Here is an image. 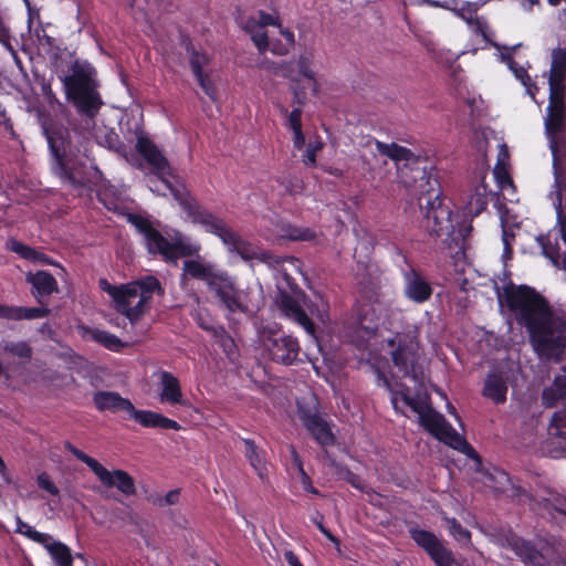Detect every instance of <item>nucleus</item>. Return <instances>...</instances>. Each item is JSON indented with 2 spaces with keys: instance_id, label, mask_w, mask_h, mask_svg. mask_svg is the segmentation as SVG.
<instances>
[{
  "instance_id": "5fc2aeb1",
  "label": "nucleus",
  "mask_w": 566,
  "mask_h": 566,
  "mask_svg": "<svg viewBox=\"0 0 566 566\" xmlns=\"http://www.w3.org/2000/svg\"><path fill=\"white\" fill-rule=\"evenodd\" d=\"M217 295L220 297V300L227 305L228 308L231 311L234 310V307L238 306L237 300L234 296L230 294V292L223 290V289H217Z\"/></svg>"
},
{
  "instance_id": "473e14b6",
  "label": "nucleus",
  "mask_w": 566,
  "mask_h": 566,
  "mask_svg": "<svg viewBox=\"0 0 566 566\" xmlns=\"http://www.w3.org/2000/svg\"><path fill=\"white\" fill-rule=\"evenodd\" d=\"M566 80V50L556 49L552 53V64L548 82H562Z\"/></svg>"
},
{
  "instance_id": "6e6552de",
  "label": "nucleus",
  "mask_w": 566,
  "mask_h": 566,
  "mask_svg": "<svg viewBox=\"0 0 566 566\" xmlns=\"http://www.w3.org/2000/svg\"><path fill=\"white\" fill-rule=\"evenodd\" d=\"M93 402L99 411H125L136 422L146 428H159L179 430L180 424L161 413L149 410H137L129 399L123 398L115 391H97L93 396Z\"/></svg>"
},
{
  "instance_id": "9d476101",
  "label": "nucleus",
  "mask_w": 566,
  "mask_h": 566,
  "mask_svg": "<svg viewBox=\"0 0 566 566\" xmlns=\"http://www.w3.org/2000/svg\"><path fill=\"white\" fill-rule=\"evenodd\" d=\"M127 219L144 237L150 254H160L167 261H176L180 256H188L193 253V249L189 244L168 241L148 219L133 213L128 214Z\"/></svg>"
},
{
  "instance_id": "f257e3e1",
  "label": "nucleus",
  "mask_w": 566,
  "mask_h": 566,
  "mask_svg": "<svg viewBox=\"0 0 566 566\" xmlns=\"http://www.w3.org/2000/svg\"><path fill=\"white\" fill-rule=\"evenodd\" d=\"M504 300L517 325L525 328L534 353L541 359L562 363L566 355V318L525 284L505 286Z\"/></svg>"
},
{
  "instance_id": "de8ad7c7",
  "label": "nucleus",
  "mask_w": 566,
  "mask_h": 566,
  "mask_svg": "<svg viewBox=\"0 0 566 566\" xmlns=\"http://www.w3.org/2000/svg\"><path fill=\"white\" fill-rule=\"evenodd\" d=\"M324 516L316 512L314 516L311 517V521L317 526L319 532L332 543L339 546V539L323 524Z\"/></svg>"
},
{
  "instance_id": "aec40b11",
  "label": "nucleus",
  "mask_w": 566,
  "mask_h": 566,
  "mask_svg": "<svg viewBox=\"0 0 566 566\" xmlns=\"http://www.w3.org/2000/svg\"><path fill=\"white\" fill-rule=\"evenodd\" d=\"M25 535L34 542L44 545L57 566H72L71 551L65 544L54 541L51 535L40 533L31 526H28Z\"/></svg>"
},
{
  "instance_id": "6ab92c4d",
  "label": "nucleus",
  "mask_w": 566,
  "mask_h": 566,
  "mask_svg": "<svg viewBox=\"0 0 566 566\" xmlns=\"http://www.w3.org/2000/svg\"><path fill=\"white\" fill-rule=\"evenodd\" d=\"M530 507L539 516L555 521L558 515L566 517V496L557 492H548L547 496H530Z\"/></svg>"
},
{
  "instance_id": "dca6fc26",
  "label": "nucleus",
  "mask_w": 566,
  "mask_h": 566,
  "mask_svg": "<svg viewBox=\"0 0 566 566\" xmlns=\"http://www.w3.org/2000/svg\"><path fill=\"white\" fill-rule=\"evenodd\" d=\"M275 303L284 317L297 323L306 331V333L311 335L315 333L314 322L300 305V302L295 296L281 290L275 298Z\"/></svg>"
},
{
  "instance_id": "4c0bfd02",
  "label": "nucleus",
  "mask_w": 566,
  "mask_h": 566,
  "mask_svg": "<svg viewBox=\"0 0 566 566\" xmlns=\"http://www.w3.org/2000/svg\"><path fill=\"white\" fill-rule=\"evenodd\" d=\"M91 336L94 340L111 350L119 352L126 346L117 336L105 331L92 329Z\"/></svg>"
},
{
  "instance_id": "c756f323",
  "label": "nucleus",
  "mask_w": 566,
  "mask_h": 566,
  "mask_svg": "<svg viewBox=\"0 0 566 566\" xmlns=\"http://www.w3.org/2000/svg\"><path fill=\"white\" fill-rule=\"evenodd\" d=\"M281 237L290 241H313L316 232L308 227H300L293 223H283L280 229Z\"/></svg>"
},
{
  "instance_id": "774afa93",
  "label": "nucleus",
  "mask_w": 566,
  "mask_h": 566,
  "mask_svg": "<svg viewBox=\"0 0 566 566\" xmlns=\"http://www.w3.org/2000/svg\"><path fill=\"white\" fill-rule=\"evenodd\" d=\"M18 524H19L18 531L25 534L29 525L23 523L20 518H18Z\"/></svg>"
},
{
  "instance_id": "864d4df0",
  "label": "nucleus",
  "mask_w": 566,
  "mask_h": 566,
  "mask_svg": "<svg viewBox=\"0 0 566 566\" xmlns=\"http://www.w3.org/2000/svg\"><path fill=\"white\" fill-rule=\"evenodd\" d=\"M179 500V490H172L168 492L164 497H159L154 501V504L163 507L167 505L176 504Z\"/></svg>"
},
{
  "instance_id": "58836bf2",
  "label": "nucleus",
  "mask_w": 566,
  "mask_h": 566,
  "mask_svg": "<svg viewBox=\"0 0 566 566\" xmlns=\"http://www.w3.org/2000/svg\"><path fill=\"white\" fill-rule=\"evenodd\" d=\"M329 464L335 469L336 473L353 488L363 490V481L358 474L354 473L346 465L336 462L334 459H331Z\"/></svg>"
},
{
  "instance_id": "a19ab883",
  "label": "nucleus",
  "mask_w": 566,
  "mask_h": 566,
  "mask_svg": "<svg viewBox=\"0 0 566 566\" xmlns=\"http://www.w3.org/2000/svg\"><path fill=\"white\" fill-rule=\"evenodd\" d=\"M509 66L513 71L515 77L521 81V83L526 87V91L530 95L534 96L533 87L535 91H537V87L532 82L531 76L528 75L527 71L522 66L518 65L513 59H509Z\"/></svg>"
},
{
  "instance_id": "49530a36",
  "label": "nucleus",
  "mask_w": 566,
  "mask_h": 566,
  "mask_svg": "<svg viewBox=\"0 0 566 566\" xmlns=\"http://www.w3.org/2000/svg\"><path fill=\"white\" fill-rule=\"evenodd\" d=\"M322 142H316L315 144H310L303 155V163L307 167L316 166V155L322 149Z\"/></svg>"
},
{
  "instance_id": "13d9d810",
  "label": "nucleus",
  "mask_w": 566,
  "mask_h": 566,
  "mask_svg": "<svg viewBox=\"0 0 566 566\" xmlns=\"http://www.w3.org/2000/svg\"><path fill=\"white\" fill-rule=\"evenodd\" d=\"M14 306H7L0 304V317L7 319H14Z\"/></svg>"
},
{
  "instance_id": "4be33fe9",
  "label": "nucleus",
  "mask_w": 566,
  "mask_h": 566,
  "mask_svg": "<svg viewBox=\"0 0 566 566\" xmlns=\"http://www.w3.org/2000/svg\"><path fill=\"white\" fill-rule=\"evenodd\" d=\"M506 546L512 549L525 565L543 566L544 556L532 542L516 535H511L506 538Z\"/></svg>"
},
{
  "instance_id": "8fccbe9b",
  "label": "nucleus",
  "mask_w": 566,
  "mask_h": 566,
  "mask_svg": "<svg viewBox=\"0 0 566 566\" xmlns=\"http://www.w3.org/2000/svg\"><path fill=\"white\" fill-rule=\"evenodd\" d=\"M286 126L291 130L302 129V108L295 107L287 116Z\"/></svg>"
},
{
  "instance_id": "338daca9",
  "label": "nucleus",
  "mask_w": 566,
  "mask_h": 566,
  "mask_svg": "<svg viewBox=\"0 0 566 566\" xmlns=\"http://www.w3.org/2000/svg\"><path fill=\"white\" fill-rule=\"evenodd\" d=\"M303 486L310 493H313V494H316V495L319 493L318 490L312 485V481L311 480H310V483H305V484H303Z\"/></svg>"
},
{
  "instance_id": "603ef678",
  "label": "nucleus",
  "mask_w": 566,
  "mask_h": 566,
  "mask_svg": "<svg viewBox=\"0 0 566 566\" xmlns=\"http://www.w3.org/2000/svg\"><path fill=\"white\" fill-rule=\"evenodd\" d=\"M39 486L43 490L48 491L52 495L59 494V489L51 481L50 476L46 473H42L38 476Z\"/></svg>"
},
{
  "instance_id": "c85d7f7f",
  "label": "nucleus",
  "mask_w": 566,
  "mask_h": 566,
  "mask_svg": "<svg viewBox=\"0 0 566 566\" xmlns=\"http://www.w3.org/2000/svg\"><path fill=\"white\" fill-rule=\"evenodd\" d=\"M181 45L185 48L189 56V63L193 75L201 74L202 67L209 63L208 55L200 49H197L188 36L181 38Z\"/></svg>"
},
{
  "instance_id": "412c9836",
  "label": "nucleus",
  "mask_w": 566,
  "mask_h": 566,
  "mask_svg": "<svg viewBox=\"0 0 566 566\" xmlns=\"http://www.w3.org/2000/svg\"><path fill=\"white\" fill-rule=\"evenodd\" d=\"M136 149L153 167L156 175H159L161 178H164L165 175H171V168L167 158L149 138L139 136ZM163 180L165 181V179Z\"/></svg>"
},
{
  "instance_id": "79ce46f5",
  "label": "nucleus",
  "mask_w": 566,
  "mask_h": 566,
  "mask_svg": "<svg viewBox=\"0 0 566 566\" xmlns=\"http://www.w3.org/2000/svg\"><path fill=\"white\" fill-rule=\"evenodd\" d=\"M298 73L313 81V92L316 95L318 93V84L315 78V72L312 70V61L306 55H301L296 62Z\"/></svg>"
},
{
  "instance_id": "9b49d317",
  "label": "nucleus",
  "mask_w": 566,
  "mask_h": 566,
  "mask_svg": "<svg viewBox=\"0 0 566 566\" xmlns=\"http://www.w3.org/2000/svg\"><path fill=\"white\" fill-rule=\"evenodd\" d=\"M258 338L273 361L289 366L297 360L301 352L298 340L284 335L275 323L259 328Z\"/></svg>"
},
{
  "instance_id": "72a5a7b5",
  "label": "nucleus",
  "mask_w": 566,
  "mask_h": 566,
  "mask_svg": "<svg viewBox=\"0 0 566 566\" xmlns=\"http://www.w3.org/2000/svg\"><path fill=\"white\" fill-rule=\"evenodd\" d=\"M277 29L284 41L270 39L268 51H271L275 55H285L295 44L294 33L289 29H284L281 23Z\"/></svg>"
},
{
  "instance_id": "20e7f679",
  "label": "nucleus",
  "mask_w": 566,
  "mask_h": 566,
  "mask_svg": "<svg viewBox=\"0 0 566 566\" xmlns=\"http://www.w3.org/2000/svg\"><path fill=\"white\" fill-rule=\"evenodd\" d=\"M41 126L54 158L53 172L64 182L74 187H82L88 179L87 167L76 154L67 153V129L49 116L41 118Z\"/></svg>"
},
{
  "instance_id": "bb28decb",
  "label": "nucleus",
  "mask_w": 566,
  "mask_h": 566,
  "mask_svg": "<svg viewBox=\"0 0 566 566\" xmlns=\"http://www.w3.org/2000/svg\"><path fill=\"white\" fill-rule=\"evenodd\" d=\"M566 128V106L548 105L545 118L547 136L554 140L555 137Z\"/></svg>"
},
{
  "instance_id": "e2e57ef3",
  "label": "nucleus",
  "mask_w": 566,
  "mask_h": 566,
  "mask_svg": "<svg viewBox=\"0 0 566 566\" xmlns=\"http://www.w3.org/2000/svg\"><path fill=\"white\" fill-rule=\"evenodd\" d=\"M40 45H49L53 46L54 39L46 35L45 33L43 35H38Z\"/></svg>"
},
{
  "instance_id": "e433bc0d",
  "label": "nucleus",
  "mask_w": 566,
  "mask_h": 566,
  "mask_svg": "<svg viewBox=\"0 0 566 566\" xmlns=\"http://www.w3.org/2000/svg\"><path fill=\"white\" fill-rule=\"evenodd\" d=\"M449 534L461 544L471 543V533L455 517L443 516Z\"/></svg>"
},
{
  "instance_id": "5701e85b",
  "label": "nucleus",
  "mask_w": 566,
  "mask_h": 566,
  "mask_svg": "<svg viewBox=\"0 0 566 566\" xmlns=\"http://www.w3.org/2000/svg\"><path fill=\"white\" fill-rule=\"evenodd\" d=\"M280 23V17L277 13L273 14L264 11H259L258 24H250V40L255 44L259 52L263 53L268 51V48L270 46V36L264 31V28L268 25L277 28Z\"/></svg>"
},
{
  "instance_id": "4468645a",
  "label": "nucleus",
  "mask_w": 566,
  "mask_h": 566,
  "mask_svg": "<svg viewBox=\"0 0 566 566\" xmlns=\"http://www.w3.org/2000/svg\"><path fill=\"white\" fill-rule=\"evenodd\" d=\"M297 412L301 422L318 446L326 450L335 444L336 437L329 423L316 408L297 403Z\"/></svg>"
},
{
  "instance_id": "a878e982",
  "label": "nucleus",
  "mask_w": 566,
  "mask_h": 566,
  "mask_svg": "<svg viewBox=\"0 0 566 566\" xmlns=\"http://www.w3.org/2000/svg\"><path fill=\"white\" fill-rule=\"evenodd\" d=\"M507 385L505 379L500 374H488L482 395L491 399L494 403L500 405L506 401Z\"/></svg>"
},
{
  "instance_id": "f704fd0d",
  "label": "nucleus",
  "mask_w": 566,
  "mask_h": 566,
  "mask_svg": "<svg viewBox=\"0 0 566 566\" xmlns=\"http://www.w3.org/2000/svg\"><path fill=\"white\" fill-rule=\"evenodd\" d=\"M184 272L193 279L207 281L213 283V271L212 266L201 263L196 260H187L184 262Z\"/></svg>"
},
{
  "instance_id": "ea45409f",
  "label": "nucleus",
  "mask_w": 566,
  "mask_h": 566,
  "mask_svg": "<svg viewBox=\"0 0 566 566\" xmlns=\"http://www.w3.org/2000/svg\"><path fill=\"white\" fill-rule=\"evenodd\" d=\"M14 321L42 318L50 314L46 307H22L14 306Z\"/></svg>"
},
{
  "instance_id": "39448f33",
  "label": "nucleus",
  "mask_w": 566,
  "mask_h": 566,
  "mask_svg": "<svg viewBox=\"0 0 566 566\" xmlns=\"http://www.w3.org/2000/svg\"><path fill=\"white\" fill-rule=\"evenodd\" d=\"M99 285L103 291L113 297L116 311L125 315L132 325L143 316L153 294L164 295L160 282L153 275H147L119 287L111 285L103 279L99 281Z\"/></svg>"
},
{
  "instance_id": "6e6d98bb",
  "label": "nucleus",
  "mask_w": 566,
  "mask_h": 566,
  "mask_svg": "<svg viewBox=\"0 0 566 566\" xmlns=\"http://www.w3.org/2000/svg\"><path fill=\"white\" fill-rule=\"evenodd\" d=\"M293 132V145L296 149H302L305 146V136L302 129L292 130Z\"/></svg>"
},
{
  "instance_id": "0eeeda50",
  "label": "nucleus",
  "mask_w": 566,
  "mask_h": 566,
  "mask_svg": "<svg viewBox=\"0 0 566 566\" xmlns=\"http://www.w3.org/2000/svg\"><path fill=\"white\" fill-rule=\"evenodd\" d=\"M377 149L381 155L389 157L397 163L398 174L402 184L416 191L424 188L433 180L432 166L428 160L416 156L409 148L391 143L376 142Z\"/></svg>"
},
{
  "instance_id": "c03bdc74",
  "label": "nucleus",
  "mask_w": 566,
  "mask_h": 566,
  "mask_svg": "<svg viewBox=\"0 0 566 566\" xmlns=\"http://www.w3.org/2000/svg\"><path fill=\"white\" fill-rule=\"evenodd\" d=\"M8 247L12 252L19 254L25 260H33L36 258V251L34 249L15 239L9 240Z\"/></svg>"
},
{
  "instance_id": "2eb2a0df",
  "label": "nucleus",
  "mask_w": 566,
  "mask_h": 566,
  "mask_svg": "<svg viewBox=\"0 0 566 566\" xmlns=\"http://www.w3.org/2000/svg\"><path fill=\"white\" fill-rule=\"evenodd\" d=\"M409 534L411 539L429 555L436 566H453L455 559L452 551L434 533L412 527L409 530Z\"/></svg>"
},
{
  "instance_id": "37998d69",
  "label": "nucleus",
  "mask_w": 566,
  "mask_h": 566,
  "mask_svg": "<svg viewBox=\"0 0 566 566\" xmlns=\"http://www.w3.org/2000/svg\"><path fill=\"white\" fill-rule=\"evenodd\" d=\"M549 85V97L548 105L565 106V83L562 82H548Z\"/></svg>"
},
{
  "instance_id": "f3484780",
  "label": "nucleus",
  "mask_w": 566,
  "mask_h": 566,
  "mask_svg": "<svg viewBox=\"0 0 566 566\" xmlns=\"http://www.w3.org/2000/svg\"><path fill=\"white\" fill-rule=\"evenodd\" d=\"M433 293V289L421 274L420 271L411 268L403 273V295L416 304L428 302Z\"/></svg>"
},
{
  "instance_id": "09e8293b",
  "label": "nucleus",
  "mask_w": 566,
  "mask_h": 566,
  "mask_svg": "<svg viewBox=\"0 0 566 566\" xmlns=\"http://www.w3.org/2000/svg\"><path fill=\"white\" fill-rule=\"evenodd\" d=\"M558 401H563L559 394L553 388H545L542 392V403L546 408H553L557 406Z\"/></svg>"
},
{
  "instance_id": "ddd939ff",
  "label": "nucleus",
  "mask_w": 566,
  "mask_h": 566,
  "mask_svg": "<svg viewBox=\"0 0 566 566\" xmlns=\"http://www.w3.org/2000/svg\"><path fill=\"white\" fill-rule=\"evenodd\" d=\"M392 348L390 355L395 367L403 377L416 378L415 365L418 359V344L408 334H397L388 339Z\"/></svg>"
},
{
  "instance_id": "69168bd1",
  "label": "nucleus",
  "mask_w": 566,
  "mask_h": 566,
  "mask_svg": "<svg viewBox=\"0 0 566 566\" xmlns=\"http://www.w3.org/2000/svg\"><path fill=\"white\" fill-rule=\"evenodd\" d=\"M305 94L303 92H300L297 90L294 91V103H296L298 106L304 103Z\"/></svg>"
},
{
  "instance_id": "a211bd4d",
  "label": "nucleus",
  "mask_w": 566,
  "mask_h": 566,
  "mask_svg": "<svg viewBox=\"0 0 566 566\" xmlns=\"http://www.w3.org/2000/svg\"><path fill=\"white\" fill-rule=\"evenodd\" d=\"M530 507L539 516L555 521L558 515L566 517V496L557 492H548L547 496H530Z\"/></svg>"
},
{
  "instance_id": "052dcab7",
  "label": "nucleus",
  "mask_w": 566,
  "mask_h": 566,
  "mask_svg": "<svg viewBox=\"0 0 566 566\" xmlns=\"http://www.w3.org/2000/svg\"><path fill=\"white\" fill-rule=\"evenodd\" d=\"M216 336L220 337L223 347H227L228 345L232 344V339L226 335V332L223 329H220V332H216Z\"/></svg>"
},
{
  "instance_id": "bf43d9fd",
  "label": "nucleus",
  "mask_w": 566,
  "mask_h": 566,
  "mask_svg": "<svg viewBox=\"0 0 566 566\" xmlns=\"http://www.w3.org/2000/svg\"><path fill=\"white\" fill-rule=\"evenodd\" d=\"M495 474H492V473H489L488 474V479L489 480H492V481H497L500 483L504 482V481H507L509 480V475L506 472L502 471V470H495Z\"/></svg>"
},
{
  "instance_id": "3c124183",
  "label": "nucleus",
  "mask_w": 566,
  "mask_h": 566,
  "mask_svg": "<svg viewBox=\"0 0 566 566\" xmlns=\"http://www.w3.org/2000/svg\"><path fill=\"white\" fill-rule=\"evenodd\" d=\"M199 85L201 86V88L203 90V92L212 99L214 101L216 99V95H214V88L211 84V81L209 80V77L207 75L203 74V72L199 75H195Z\"/></svg>"
},
{
  "instance_id": "7ed1b4c3",
  "label": "nucleus",
  "mask_w": 566,
  "mask_h": 566,
  "mask_svg": "<svg viewBox=\"0 0 566 566\" xmlns=\"http://www.w3.org/2000/svg\"><path fill=\"white\" fill-rule=\"evenodd\" d=\"M56 71L66 98L81 115L94 119L104 104L97 91L95 69L86 61L71 60L66 70L56 64Z\"/></svg>"
},
{
  "instance_id": "f8f14e48",
  "label": "nucleus",
  "mask_w": 566,
  "mask_h": 566,
  "mask_svg": "<svg viewBox=\"0 0 566 566\" xmlns=\"http://www.w3.org/2000/svg\"><path fill=\"white\" fill-rule=\"evenodd\" d=\"M64 448L70 451L76 459L84 462L107 488L116 486L126 495L135 494L136 489L134 480L127 472L123 470H115L109 472L97 460L87 455L69 441L64 442Z\"/></svg>"
},
{
  "instance_id": "f03ea898",
  "label": "nucleus",
  "mask_w": 566,
  "mask_h": 566,
  "mask_svg": "<svg viewBox=\"0 0 566 566\" xmlns=\"http://www.w3.org/2000/svg\"><path fill=\"white\" fill-rule=\"evenodd\" d=\"M418 205L424 211L423 228L430 237L440 238L450 251L464 252L467 240L472 232V223L465 216L454 213L444 203L440 182L433 178L424 188L415 191Z\"/></svg>"
},
{
  "instance_id": "a18cd8bd",
  "label": "nucleus",
  "mask_w": 566,
  "mask_h": 566,
  "mask_svg": "<svg viewBox=\"0 0 566 566\" xmlns=\"http://www.w3.org/2000/svg\"><path fill=\"white\" fill-rule=\"evenodd\" d=\"M290 453L293 467L297 470L302 484L310 483V475L304 470L303 460L294 446H290Z\"/></svg>"
},
{
  "instance_id": "0e129e2a",
  "label": "nucleus",
  "mask_w": 566,
  "mask_h": 566,
  "mask_svg": "<svg viewBox=\"0 0 566 566\" xmlns=\"http://www.w3.org/2000/svg\"><path fill=\"white\" fill-rule=\"evenodd\" d=\"M503 242H504V252L505 253H511L512 252V248H511V244L509 242V232L505 229H503Z\"/></svg>"
},
{
  "instance_id": "4d7b16f0",
  "label": "nucleus",
  "mask_w": 566,
  "mask_h": 566,
  "mask_svg": "<svg viewBox=\"0 0 566 566\" xmlns=\"http://www.w3.org/2000/svg\"><path fill=\"white\" fill-rule=\"evenodd\" d=\"M284 559L291 566H303L298 557L292 551H286L284 553Z\"/></svg>"
},
{
  "instance_id": "1a4fd4ad",
  "label": "nucleus",
  "mask_w": 566,
  "mask_h": 566,
  "mask_svg": "<svg viewBox=\"0 0 566 566\" xmlns=\"http://www.w3.org/2000/svg\"><path fill=\"white\" fill-rule=\"evenodd\" d=\"M171 192L195 222L202 224L209 232L217 234L231 252H237L243 260H248L242 241L223 220L202 209L184 191L171 188Z\"/></svg>"
},
{
  "instance_id": "393cba45",
  "label": "nucleus",
  "mask_w": 566,
  "mask_h": 566,
  "mask_svg": "<svg viewBox=\"0 0 566 566\" xmlns=\"http://www.w3.org/2000/svg\"><path fill=\"white\" fill-rule=\"evenodd\" d=\"M160 386L161 391L159 394V399L161 402H168L170 405H186L179 380L172 374L161 371Z\"/></svg>"
},
{
  "instance_id": "7c9ffc66",
  "label": "nucleus",
  "mask_w": 566,
  "mask_h": 566,
  "mask_svg": "<svg viewBox=\"0 0 566 566\" xmlns=\"http://www.w3.org/2000/svg\"><path fill=\"white\" fill-rule=\"evenodd\" d=\"M250 465L255 470L258 476L263 483L269 481V464L266 461V453L263 450H260L251 440Z\"/></svg>"
},
{
  "instance_id": "423d86ee",
  "label": "nucleus",
  "mask_w": 566,
  "mask_h": 566,
  "mask_svg": "<svg viewBox=\"0 0 566 566\" xmlns=\"http://www.w3.org/2000/svg\"><path fill=\"white\" fill-rule=\"evenodd\" d=\"M403 401L419 415L420 424L436 439L450 448L460 451L472 460L481 461L475 449L463 436L457 432L442 413L436 411L430 406L423 407L418 400L408 396L403 398Z\"/></svg>"
},
{
  "instance_id": "2f4dec72",
  "label": "nucleus",
  "mask_w": 566,
  "mask_h": 566,
  "mask_svg": "<svg viewBox=\"0 0 566 566\" xmlns=\"http://www.w3.org/2000/svg\"><path fill=\"white\" fill-rule=\"evenodd\" d=\"M489 205L488 201V190L485 185H479L474 188V191L471 193L465 209L469 214L472 217H476L482 213Z\"/></svg>"
},
{
  "instance_id": "680f3d73",
  "label": "nucleus",
  "mask_w": 566,
  "mask_h": 566,
  "mask_svg": "<svg viewBox=\"0 0 566 566\" xmlns=\"http://www.w3.org/2000/svg\"><path fill=\"white\" fill-rule=\"evenodd\" d=\"M261 260L269 264H272V263L279 264L280 263V260L277 256H273L272 254H270L268 252H264L261 254Z\"/></svg>"
},
{
  "instance_id": "c9c22d12",
  "label": "nucleus",
  "mask_w": 566,
  "mask_h": 566,
  "mask_svg": "<svg viewBox=\"0 0 566 566\" xmlns=\"http://www.w3.org/2000/svg\"><path fill=\"white\" fill-rule=\"evenodd\" d=\"M0 348L3 353L10 354L11 356L21 358V359H31L33 355V349L29 345V343L24 340L12 342V340H3L0 344Z\"/></svg>"
},
{
  "instance_id": "b1692460",
  "label": "nucleus",
  "mask_w": 566,
  "mask_h": 566,
  "mask_svg": "<svg viewBox=\"0 0 566 566\" xmlns=\"http://www.w3.org/2000/svg\"><path fill=\"white\" fill-rule=\"evenodd\" d=\"M27 282L32 285V295L39 303L43 304L42 298L57 292V282L54 276L44 271L27 274Z\"/></svg>"
},
{
  "instance_id": "cd10ccee",
  "label": "nucleus",
  "mask_w": 566,
  "mask_h": 566,
  "mask_svg": "<svg viewBox=\"0 0 566 566\" xmlns=\"http://www.w3.org/2000/svg\"><path fill=\"white\" fill-rule=\"evenodd\" d=\"M553 388L563 398L564 408L557 410L551 420V426L557 429L558 434L562 437V432L566 431V377H557L554 380Z\"/></svg>"
}]
</instances>
